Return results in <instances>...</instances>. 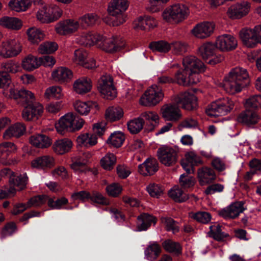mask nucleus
Wrapping results in <instances>:
<instances>
[{"label":"nucleus","instance_id":"nucleus-32","mask_svg":"<svg viewBox=\"0 0 261 261\" xmlns=\"http://www.w3.org/2000/svg\"><path fill=\"white\" fill-rule=\"evenodd\" d=\"M73 146L72 141L68 138L56 140L53 144V151L57 154H64L68 152Z\"/></svg>","mask_w":261,"mask_h":261},{"label":"nucleus","instance_id":"nucleus-46","mask_svg":"<svg viewBox=\"0 0 261 261\" xmlns=\"http://www.w3.org/2000/svg\"><path fill=\"white\" fill-rule=\"evenodd\" d=\"M28 177L26 173L15 176V174L9 180L10 185H13L17 188V190L21 191L24 189L28 184Z\"/></svg>","mask_w":261,"mask_h":261},{"label":"nucleus","instance_id":"nucleus-42","mask_svg":"<svg viewBox=\"0 0 261 261\" xmlns=\"http://www.w3.org/2000/svg\"><path fill=\"white\" fill-rule=\"evenodd\" d=\"M156 223L155 218L148 214H143L138 217L137 228L139 231L146 230L151 224Z\"/></svg>","mask_w":261,"mask_h":261},{"label":"nucleus","instance_id":"nucleus-58","mask_svg":"<svg viewBox=\"0 0 261 261\" xmlns=\"http://www.w3.org/2000/svg\"><path fill=\"white\" fill-rule=\"evenodd\" d=\"M72 164L71 168L75 172H81L84 170L86 165V160H82L80 155H74L71 157Z\"/></svg>","mask_w":261,"mask_h":261},{"label":"nucleus","instance_id":"nucleus-21","mask_svg":"<svg viewBox=\"0 0 261 261\" xmlns=\"http://www.w3.org/2000/svg\"><path fill=\"white\" fill-rule=\"evenodd\" d=\"M240 37L243 44L247 47L253 48L257 43L255 26L253 29L244 28L239 33Z\"/></svg>","mask_w":261,"mask_h":261},{"label":"nucleus","instance_id":"nucleus-31","mask_svg":"<svg viewBox=\"0 0 261 261\" xmlns=\"http://www.w3.org/2000/svg\"><path fill=\"white\" fill-rule=\"evenodd\" d=\"M92 87L91 79L87 77H81L75 80L73 84L74 91L77 94H84L91 91Z\"/></svg>","mask_w":261,"mask_h":261},{"label":"nucleus","instance_id":"nucleus-50","mask_svg":"<svg viewBox=\"0 0 261 261\" xmlns=\"http://www.w3.org/2000/svg\"><path fill=\"white\" fill-rule=\"evenodd\" d=\"M44 97L48 99H60L63 96L62 90L60 87L52 86L47 88L44 92Z\"/></svg>","mask_w":261,"mask_h":261},{"label":"nucleus","instance_id":"nucleus-37","mask_svg":"<svg viewBox=\"0 0 261 261\" xmlns=\"http://www.w3.org/2000/svg\"><path fill=\"white\" fill-rule=\"evenodd\" d=\"M25 132V126L22 123H16L7 128L3 136L5 139L8 140L12 137H20L24 134Z\"/></svg>","mask_w":261,"mask_h":261},{"label":"nucleus","instance_id":"nucleus-43","mask_svg":"<svg viewBox=\"0 0 261 261\" xmlns=\"http://www.w3.org/2000/svg\"><path fill=\"white\" fill-rule=\"evenodd\" d=\"M162 246L167 252L178 256L181 254L182 247L180 244L171 239H167L163 242Z\"/></svg>","mask_w":261,"mask_h":261},{"label":"nucleus","instance_id":"nucleus-57","mask_svg":"<svg viewBox=\"0 0 261 261\" xmlns=\"http://www.w3.org/2000/svg\"><path fill=\"white\" fill-rule=\"evenodd\" d=\"M58 48V45L55 42H45L38 47V52L41 54H49L54 53Z\"/></svg>","mask_w":261,"mask_h":261},{"label":"nucleus","instance_id":"nucleus-34","mask_svg":"<svg viewBox=\"0 0 261 261\" xmlns=\"http://www.w3.org/2000/svg\"><path fill=\"white\" fill-rule=\"evenodd\" d=\"M28 41L33 44H38L45 38V33L41 29L33 27L29 28L26 32Z\"/></svg>","mask_w":261,"mask_h":261},{"label":"nucleus","instance_id":"nucleus-33","mask_svg":"<svg viewBox=\"0 0 261 261\" xmlns=\"http://www.w3.org/2000/svg\"><path fill=\"white\" fill-rule=\"evenodd\" d=\"M76 141L78 146L88 148L97 143V138L95 134L83 133L77 137Z\"/></svg>","mask_w":261,"mask_h":261},{"label":"nucleus","instance_id":"nucleus-64","mask_svg":"<svg viewBox=\"0 0 261 261\" xmlns=\"http://www.w3.org/2000/svg\"><path fill=\"white\" fill-rule=\"evenodd\" d=\"M246 110L254 109L261 107V95H255L250 97L245 102Z\"/></svg>","mask_w":261,"mask_h":261},{"label":"nucleus","instance_id":"nucleus-23","mask_svg":"<svg viewBox=\"0 0 261 261\" xmlns=\"http://www.w3.org/2000/svg\"><path fill=\"white\" fill-rule=\"evenodd\" d=\"M55 165V159L50 155H45L38 157L31 162V166L33 168L44 170L50 169Z\"/></svg>","mask_w":261,"mask_h":261},{"label":"nucleus","instance_id":"nucleus-4","mask_svg":"<svg viewBox=\"0 0 261 261\" xmlns=\"http://www.w3.org/2000/svg\"><path fill=\"white\" fill-rule=\"evenodd\" d=\"M85 120L76 116L73 112H68L62 116L56 124L57 131L63 135L66 132H74L80 130L85 123Z\"/></svg>","mask_w":261,"mask_h":261},{"label":"nucleus","instance_id":"nucleus-60","mask_svg":"<svg viewBox=\"0 0 261 261\" xmlns=\"http://www.w3.org/2000/svg\"><path fill=\"white\" fill-rule=\"evenodd\" d=\"M1 68L6 73H15L20 70V67L18 62L13 60H10L6 62L2 63Z\"/></svg>","mask_w":261,"mask_h":261},{"label":"nucleus","instance_id":"nucleus-13","mask_svg":"<svg viewBox=\"0 0 261 261\" xmlns=\"http://www.w3.org/2000/svg\"><path fill=\"white\" fill-rule=\"evenodd\" d=\"M161 114L165 121L171 122H176L182 117L179 108L175 103L164 105L161 108Z\"/></svg>","mask_w":261,"mask_h":261},{"label":"nucleus","instance_id":"nucleus-5","mask_svg":"<svg viewBox=\"0 0 261 261\" xmlns=\"http://www.w3.org/2000/svg\"><path fill=\"white\" fill-rule=\"evenodd\" d=\"M96 46L101 50L109 53L117 52L125 47V41L122 38L107 34H100L96 36Z\"/></svg>","mask_w":261,"mask_h":261},{"label":"nucleus","instance_id":"nucleus-63","mask_svg":"<svg viewBox=\"0 0 261 261\" xmlns=\"http://www.w3.org/2000/svg\"><path fill=\"white\" fill-rule=\"evenodd\" d=\"M122 187L118 183H112L108 185L106 190L108 194L113 197H118L122 191Z\"/></svg>","mask_w":261,"mask_h":261},{"label":"nucleus","instance_id":"nucleus-20","mask_svg":"<svg viewBox=\"0 0 261 261\" xmlns=\"http://www.w3.org/2000/svg\"><path fill=\"white\" fill-rule=\"evenodd\" d=\"M215 28L214 23L203 22L196 24L191 30V33L196 38L204 39L213 33Z\"/></svg>","mask_w":261,"mask_h":261},{"label":"nucleus","instance_id":"nucleus-28","mask_svg":"<svg viewBox=\"0 0 261 261\" xmlns=\"http://www.w3.org/2000/svg\"><path fill=\"white\" fill-rule=\"evenodd\" d=\"M197 175L199 184L204 186L212 182L215 180L216 175L215 171L211 168L203 167L197 171Z\"/></svg>","mask_w":261,"mask_h":261},{"label":"nucleus","instance_id":"nucleus-17","mask_svg":"<svg viewBox=\"0 0 261 261\" xmlns=\"http://www.w3.org/2000/svg\"><path fill=\"white\" fill-rule=\"evenodd\" d=\"M185 159L181 162V165L187 174L194 173V166L203 164V161L195 151H190L185 154Z\"/></svg>","mask_w":261,"mask_h":261},{"label":"nucleus","instance_id":"nucleus-40","mask_svg":"<svg viewBox=\"0 0 261 261\" xmlns=\"http://www.w3.org/2000/svg\"><path fill=\"white\" fill-rule=\"evenodd\" d=\"M161 252V247L156 242H151L144 251L145 257L149 260L157 258Z\"/></svg>","mask_w":261,"mask_h":261},{"label":"nucleus","instance_id":"nucleus-19","mask_svg":"<svg viewBox=\"0 0 261 261\" xmlns=\"http://www.w3.org/2000/svg\"><path fill=\"white\" fill-rule=\"evenodd\" d=\"M22 112V117L26 121L37 120L43 112V107L39 102L26 105Z\"/></svg>","mask_w":261,"mask_h":261},{"label":"nucleus","instance_id":"nucleus-6","mask_svg":"<svg viewBox=\"0 0 261 261\" xmlns=\"http://www.w3.org/2000/svg\"><path fill=\"white\" fill-rule=\"evenodd\" d=\"M128 7L127 0H111L108 6L107 12L115 17L112 22L113 26H118L126 21L125 11Z\"/></svg>","mask_w":261,"mask_h":261},{"label":"nucleus","instance_id":"nucleus-22","mask_svg":"<svg viewBox=\"0 0 261 261\" xmlns=\"http://www.w3.org/2000/svg\"><path fill=\"white\" fill-rule=\"evenodd\" d=\"M245 210L243 201L236 202L219 212V215L225 219L235 218Z\"/></svg>","mask_w":261,"mask_h":261},{"label":"nucleus","instance_id":"nucleus-38","mask_svg":"<svg viewBox=\"0 0 261 261\" xmlns=\"http://www.w3.org/2000/svg\"><path fill=\"white\" fill-rule=\"evenodd\" d=\"M258 119V116L255 112L251 110H246L245 112L241 113L238 117V122L247 125L256 123Z\"/></svg>","mask_w":261,"mask_h":261},{"label":"nucleus","instance_id":"nucleus-51","mask_svg":"<svg viewBox=\"0 0 261 261\" xmlns=\"http://www.w3.org/2000/svg\"><path fill=\"white\" fill-rule=\"evenodd\" d=\"M149 47L153 51L166 53L171 49V45L166 41L161 40L150 43Z\"/></svg>","mask_w":261,"mask_h":261},{"label":"nucleus","instance_id":"nucleus-9","mask_svg":"<svg viewBox=\"0 0 261 261\" xmlns=\"http://www.w3.org/2000/svg\"><path fill=\"white\" fill-rule=\"evenodd\" d=\"M22 44L18 38L9 39L0 44V56L10 58L17 56L22 51Z\"/></svg>","mask_w":261,"mask_h":261},{"label":"nucleus","instance_id":"nucleus-10","mask_svg":"<svg viewBox=\"0 0 261 261\" xmlns=\"http://www.w3.org/2000/svg\"><path fill=\"white\" fill-rule=\"evenodd\" d=\"M97 89L104 98L112 99L116 97L117 91L113 79L109 74L101 76L98 81Z\"/></svg>","mask_w":261,"mask_h":261},{"label":"nucleus","instance_id":"nucleus-47","mask_svg":"<svg viewBox=\"0 0 261 261\" xmlns=\"http://www.w3.org/2000/svg\"><path fill=\"white\" fill-rule=\"evenodd\" d=\"M210 237L219 242H223L228 237V233L222 231L221 227L219 224H215L210 227Z\"/></svg>","mask_w":261,"mask_h":261},{"label":"nucleus","instance_id":"nucleus-8","mask_svg":"<svg viewBox=\"0 0 261 261\" xmlns=\"http://www.w3.org/2000/svg\"><path fill=\"white\" fill-rule=\"evenodd\" d=\"M234 102L228 97H224L212 102L206 110L207 115L211 117L224 116L233 108Z\"/></svg>","mask_w":261,"mask_h":261},{"label":"nucleus","instance_id":"nucleus-1","mask_svg":"<svg viewBox=\"0 0 261 261\" xmlns=\"http://www.w3.org/2000/svg\"><path fill=\"white\" fill-rule=\"evenodd\" d=\"M184 69L175 73L176 83L181 86L196 84L199 82V73L205 70L204 64L196 57L190 56L183 59Z\"/></svg>","mask_w":261,"mask_h":261},{"label":"nucleus","instance_id":"nucleus-61","mask_svg":"<svg viewBox=\"0 0 261 261\" xmlns=\"http://www.w3.org/2000/svg\"><path fill=\"white\" fill-rule=\"evenodd\" d=\"M190 218L202 223H207L211 220V215L205 212H198L197 213H189Z\"/></svg>","mask_w":261,"mask_h":261},{"label":"nucleus","instance_id":"nucleus-25","mask_svg":"<svg viewBox=\"0 0 261 261\" xmlns=\"http://www.w3.org/2000/svg\"><path fill=\"white\" fill-rule=\"evenodd\" d=\"M246 86L245 83H242L229 75L225 77L223 82L224 90L231 94L241 92Z\"/></svg>","mask_w":261,"mask_h":261},{"label":"nucleus","instance_id":"nucleus-55","mask_svg":"<svg viewBox=\"0 0 261 261\" xmlns=\"http://www.w3.org/2000/svg\"><path fill=\"white\" fill-rule=\"evenodd\" d=\"M124 140L125 136L122 132H115L109 137L107 143L117 148L122 145Z\"/></svg>","mask_w":261,"mask_h":261},{"label":"nucleus","instance_id":"nucleus-35","mask_svg":"<svg viewBox=\"0 0 261 261\" xmlns=\"http://www.w3.org/2000/svg\"><path fill=\"white\" fill-rule=\"evenodd\" d=\"M30 143L39 148H45L51 144V140L47 136L42 134L32 135L29 139Z\"/></svg>","mask_w":261,"mask_h":261},{"label":"nucleus","instance_id":"nucleus-59","mask_svg":"<svg viewBox=\"0 0 261 261\" xmlns=\"http://www.w3.org/2000/svg\"><path fill=\"white\" fill-rule=\"evenodd\" d=\"M88 57V53L83 49H76L72 58V61L76 64L82 66Z\"/></svg>","mask_w":261,"mask_h":261},{"label":"nucleus","instance_id":"nucleus-39","mask_svg":"<svg viewBox=\"0 0 261 261\" xmlns=\"http://www.w3.org/2000/svg\"><path fill=\"white\" fill-rule=\"evenodd\" d=\"M0 25L8 29L19 30L22 26V22L16 17L4 16L0 18Z\"/></svg>","mask_w":261,"mask_h":261},{"label":"nucleus","instance_id":"nucleus-45","mask_svg":"<svg viewBox=\"0 0 261 261\" xmlns=\"http://www.w3.org/2000/svg\"><path fill=\"white\" fill-rule=\"evenodd\" d=\"M31 4V0H11L9 2L11 9L17 12L25 11Z\"/></svg>","mask_w":261,"mask_h":261},{"label":"nucleus","instance_id":"nucleus-26","mask_svg":"<svg viewBox=\"0 0 261 261\" xmlns=\"http://www.w3.org/2000/svg\"><path fill=\"white\" fill-rule=\"evenodd\" d=\"M159 169L158 163L154 158H147L142 164L138 166L139 172L144 175L154 174Z\"/></svg>","mask_w":261,"mask_h":261},{"label":"nucleus","instance_id":"nucleus-18","mask_svg":"<svg viewBox=\"0 0 261 261\" xmlns=\"http://www.w3.org/2000/svg\"><path fill=\"white\" fill-rule=\"evenodd\" d=\"M17 150L15 144L11 142H6L0 144V163L5 165L15 164L17 161L10 156L11 153Z\"/></svg>","mask_w":261,"mask_h":261},{"label":"nucleus","instance_id":"nucleus-3","mask_svg":"<svg viewBox=\"0 0 261 261\" xmlns=\"http://www.w3.org/2000/svg\"><path fill=\"white\" fill-rule=\"evenodd\" d=\"M189 14L190 10L187 6L182 3H175L163 11L162 17L167 22L177 24L187 19Z\"/></svg>","mask_w":261,"mask_h":261},{"label":"nucleus","instance_id":"nucleus-30","mask_svg":"<svg viewBox=\"0 0 261 261\" xmlns=\"http://www.w3.org/2000/svg\"><path fill=\"white\" fill-rule=\"evenodd\" d=\"M134 28L135 29L143 30L148 29H153L158 25L157 20L153 17L144 16L138 17L133 22Z\"/></svg>","mask_w":261,"mask_h":261},{"label":"nucleus","instance_id":"nucleus-53","mask_svg":"<svg viewBox=\"0 0 261 261\" xmlns=\"http://www.w3.org/2000/svg\"><path fill=\"white\" fill-rule=\"evenodd\" d=\"M20 98L19 101L22 103L23 106L29 105L36 101V97L34 94L31 91L27 89L20 90Z\"/></svg>","mask_w":261,"mask_h":261},{"label":"nucleus","instance_id":"nucleus-54","mask_svg":"<svg viewBox=\"0 0 261 261\" xmlns=\"http://www.w3.org/2000/svg\"><path fill=\"white\" fill-rule=\"evenodd\" d=\"M123 114V110L121 108L111 107L107 110L105 116L108 120L115 121L120 119Z\"/></svg>","mask_w":261,"mask_h":261},{"label":"nucleus","instance_id":"nucleus-2","mask_svg":"<svg viewBox=\"0 0 261 261\" xmlns=\"http://www.w3.org/2000/svg\"><path fill=\"white\" fill-rule=\"evenodd\" d=\"M36 7V18L43 24H48L58 20L63 14L62 10L56 5H47L43 0H34Z\"/></svg>","mask_w":261,"mask_h":261},{"label":"nucleus","instance_id":"nucleus-15","mask_svg":"<svg viewBox=\"0 0 261 261\" xmlns=\"http://www.w3.org/2000/svg\"><path fill=\"white\" fill-rule=\"evenodd\" d=\"M250 7V4L247 1H241L229 7L226 14L231 19H240L249 12Z\"/></svg>","mask_w":261,"mask_h":261},{"label":"nucleus","instance_id":"nucleus-52","mask_svg":"<svg viewBox=\"0 0 261 261\" xmlns=\"http://www.w3.org/2000/svg\"><path fill=\"white\" fill-rule=\"evenodd\" d=\"M169 196L176 202H182L188 199V196L185 194L178 186H174L168 192Z\"/></svg>","mask_w":261,"mask_h":261},{"label":"nucleus","instance_id":"nucleus-49","mask_svg":"<svg viewBox=\"0 0 261 261\" xmlns=\"http://www.w3.org/2000/svg\"><path fill=\"white\" fill-rule=\"evenodd\" d=\"M216 48V45L210 42H207L199 47L198 53L204 60H207L214 55Z\"/></svg>","mask_w":261,"mask_h":261},{"label":"nucleus","instance_id":"nucleus-16","mask_svg":"<svg viewBox=\"0 0 261 261\" xmlns=\"http://www.w3.org/2000/svg\"><path fill=\"white\" fill-rule=\"evenodd\" d=\"M216 47L222 51H229L236 48L238 42L236 38L230 34H224L217 37Z\"/></svg>","mask_w":261,"mask_h":261},{"label":"nucleus","instance_id":"nucleus-44","mask_svg":"<svg viewBox=\"0 0 261 261\" xmlns=\"http://www.w3.org/2000/svg\"><path fill=\"white\" fill-rule=\"evenodd\" d=\"M237 80L242 83H245L247 85L249 83V75L246 69L237 67L232 69L229 74Z\"/></svg>","mask_w":261,"mask_h":261},{"label":"nucleus","instance_id":"nucleus-48","mask_svg":"<svg viewBox=\"0 0 261 261\" xmlns=\"http://www.w3.org/2000/svg\"><path fill=\"white\" fill-rule=\"evenodd\" d=\"M144 124V120L140 116L135 118L127 123L128 130L131 134H136L140 132Z\"/></svg>","mask_w":261,"mask_h":261},{"label":"nucleus","instance_id":"nucleus-29","mask_svg":"<svg viewBox=\"0 0 261 261\" xmlns=\"http://www.w3.org/2000/svg\"><path fill=\"white\" fill-rule=\"evenodd\" d=\"M97 35L98 33H93L91 31L83 32L76 35L75 41L78 44L84 46L96 45Z\"/></svg>","mask_w":261,"mask_h":261},{"label":"nucleus","instance_id":"nucleus-7","mask_svg":"<svg viewBox=\"0 0 261 261\" xmlns=\"http://www.w3.org/2000/svg\"><path fill=\"white\" fill-rule=\"evenodd\" d=\"M164 97L162 89L156 84L150 86L142 95L139 100L141 105L153 107L162 101Z\"/></svg>","mask_w":261,"mask_h":261},{"label":"nucleus","instance_id":"nucleus-14","mask_svg":"<svg viewBox=\"0 0 261 261\" xmlns=\"http://www.w3.org/2000/svg\"><path fill=\"white\" fill-rule=\"evenodd\" d=\"M174 100L186 110H193L197 107V97L192 92L189 91L180 93L175 96Z\"/></svg>","mask_w":261,"mask_h":261},{"label":"nucleus","instance_id":"nucleus-36","mask_svg":"<svg viewBox=\"0 0 261 261\" xmlns=\"http://www.w3.org/2000/svg\"><path fill=\"white\" fill-rule=\"evenodd\" d=\"M74 110L79 115L87 116L89 114L92 108L96 107V103L91 101H83L80 100H76L73 104Z\"/></svg>","mask_w":261,"mask_h":261},{"label":"nucleus","instance_id":"nucleus-41","mask_svg":"<svg viewBox=\"0 0 261 261\" xmlns=\"http://www.w3.org/2000/svg\"><path fill=\"white\" fill-rule=\"evenodd\" d=\"M40 66V62L36 56L28 55L22 60L21 66L22 68L28 71H31L38 68Z\"/></svg>","mask_w":261,"mask_h":261},{"label":"nucleus","instance_id":"nucleus-24","mask_svg":"<svg viewBox=\"0 0 261 261\" xmlns=\"http://www.w3.org/2000/svg\"><path fill=\"white\" fill-rule=\"evenodd\" d=\"M72 76V72L65 67H59L55 68L51 74L52 80L60 84L69 82Z\"/></svg>","mask_w":261,"mask_h":261},{"label":"nucleus","instance_id":"nucleus-27","mask_svg":"<svg viewBox=\"0 0 261 261\" xmlns=\"http://www.w3.org/2000/svg\"><path fill=\"white\" fill-rule=\"evenodd\" d=\"M80 28L87 29L96 25L100 22V17L95 13H88L78 18Z\"/></svg>","mask_w":261,"mask_h":261},{"label":"nucleus","instance_id":"nucleus-62","mask_svg":"<svg viewBox=\"0 0 261 261\" xmlns=\"http://www.w3.org/2000/svg\"><path fill=\"white\" fill-rule=\"evenodd\" d=\"M149 194L152 197L159 198L163 194L164 188L159 185L151 183L146 188Z\"/></svg>","mask_w":261,"mask_h":261},{"label":"nucleus","instance_id":"nucleus-56","mask_svg":"<svg viewBox=\"0 0 261 261\" xmlns=\"http://www.w3.org/2000/svg\"><path fill=\"white\" fill-rule=\"evenodd\" d=\"M116 162V158L115 155L112 153H107L100 160L101 166L105 170H111Z\"/></svg>","mask_w":261,"mask_h":261},{"label":"nucleus","instance_id":"nucleus-12","mask_svg":"<svg viewBox=\"0 0 261 261\" xmlns=\"http://www.w3.org/2000/svg\"><path fill=\"white\" fill-rule=\"evenodd\" d=\"M157 155L160 162L166 166H173L177 161L176 151L170 147L161 146L157 151Z\"/></svg>","mask_w":261,"mask_h":261},{"label":"nucleus","instance_id":"nucleus-11","mask_svg":"<svg viewBox=\"0 0 261 261\" xmlns=\"http://www.w3.org/2000/svg\"><path fill=\"white\" fill-rule=\"evenodd\" d=\"M78 19L68 18L59 21L55 27L57 34L60 36L70 35L76 32L80 28Z\"/></svg>","mask_w":261,"mask_h":261}]
</instances>
